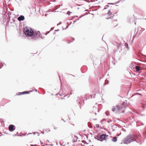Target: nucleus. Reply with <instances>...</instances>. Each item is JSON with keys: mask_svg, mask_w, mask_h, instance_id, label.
Listing matches in <instances>:
<instances>
[{"mask_svg": "<svg viewBox=\"0 0 146 146\" xmlns=\"http://www.w3.org/2000/svg\"><path fill=\"white\" fill-rule=\"evenodd\" d=\"M69 13H71V12H70V11H68L67 12V14H68V15H70V14H69Z\"/></svg>", "mask_w": 146, "mask_h": 146, "instance_id": "obj_27", "label": "nucleus"}, {"mask_svg": "<svg viewBox=\"0 0 146 146\" xmlns=\"http://www.w3.org/2000/svg\"><path fill=\"white\" fill-rule=\"evenodd\" d=\"M95 115H96V113H95Z\"/></svg>", "mask_w": 146, "mask_h": 146, "instance_id": "obj_64", "label": "nucleus"}, {"mask_svg": "<svg viewBox=\"0 0 146 146\" xmlns=\"http://www.w3.org/2000/svg\"><path fill=\"white\" fill-rule=\"evenodd\" d=\"M82 15V16H80V17H79V19H77V20H79V19L80 18H81L82 17H83V16H84V15Z\"/></svg>", "mask_w": 146, "mask_h": 146, "instance_id": "obj_24", "label": "nucleus"}, {"mask_svg": "<svg viewBox=\"0 0 146 146\" xmlns=\"http://www.w3.org/2000/svg\"><path fill=\"white\" fill-rule=\"evenodd\" d=\"M8 128L9 130L10 131L12 132L15 130V127L13 125L11 124L9 126Z\"/></svg>", "mask_w": 146, "mask_h": 146, "instance_id": "obj_4", "label": "nucleus"}, {"mask_svg": "<svg viewBox=\"0 0 146 146\" xmlns=\"http://www.w3.org/2000/svg\"><path fill=\"white\" fill-rule=\"evenodd\" d=\"M141 125H144V124L143 123H142V122H141Z\"/></svg>", "mask_w": 146, "mask_h": 146, "instance_id": "obj_39", "label": "nucleus"}, {"mask_svg": "<svg viewBox=\"0 0 146 146\" xmlns=\"http://www.w3.org/2000/svg\"><path fill=\"white\" fill-rule=\"evenodd\" d=\"M32 133H29L28 134V135L29 134H32Z\"/></svg>", "mask_w": 146, "mask_h": 146, "instance_id": "obj_47", "label": "nucleus"}, {"mask_svg": "<svg viewBox=\"0 0 146 146\" xmlns=\"http://www.w3.org/2000/svg\"><path fill=\"white\" fill-rule=\"evenodd\" d=\"M35 91L36 92V91H37V90L36 89H35V90H30L29 91Z\"/></svg>", "mask_w": 146, "mask_h": 146, "instance_id": "obj_22", "label": "nucleus"}, {"mask_svg": "<svg viewBox=\"0 0 146 146\" xmlns=\"http://www.w3.org/2000/svg\"><path fill=\"white\" fill-rule=\"evenodd\" d=\"M82 142H86V141H82Z\"/></svg>", "mask_w": 146, "mask_h": 146, "instance_id": "obj_46", "label": "nucleus"}, {"mask_svg": "<svg viewBox=\"0 0 146 146\" xmlns=\"http://www.w3.org/2000/svg\"><path fill=\"white\" fill-rule=\"evenodd\" d=\"M60 145H62V144H61V143H60Z\"/></svg>", "mask_w": 146, "mask_h": 146, "instance_id": "obj_62", "label": "nucleus"}, {"mask_svg": "<svg viewBox=\"0 0 146 146\" xmlns=\"http://www.w3.org/2000/svg\"><path fill=\"white\" fill-rule=\"evenodd\" d=\"M74 138L76 139H78V137H77L76 136H74Z\"/></svg>", "mask_w": 146, "mask_h": 146, "instance_id": "obj_29", "label": "nucleus"}, {"mask_svg": "<svg viewBox=\"0 0 146 146\" xmlns=\"http://www.w3.org/2000/svg\"><path fill=\"white\" fill-rule=\"evenodd\" d=\"M108 112V111H106V112H105V113L106 114V115L107 116H108V115H109V113H107Z\"/></svg>", "mask_w": 146, "mask_h": 146, "instance_id": "obj_19", "label": "nucleus"}, {"mask_svg": "<svg viewBox=\"0 0 146 146\" xmlns=\"http://www.w3.org/2000/svg\"><path fill=\"white\" fill-rule=\"evenodd\" d=\"M23 32L25 35L27 36H31L33 40H36L39 37L41 38L39 31L34 32L31 28L25 27L23 29Z\"/></svg>", "mask_w": 146, "mask_h": 146, "instance_id": "obj_1", "label": "nucleus"}, {"mask_svg": "<svg viewBox=\"0 0 146 146\" xmlns=\"http://www.w3.org/2000/svg\"><path fill=\"white\" fill-rule=\"evenodd\" d=\"M53 94H51V95H53Z\"/></svg>", "mask_w": 146, "mask_h": 146, "instance_id": "obj_60", "label": "nucleus"}, {"mask_svg": "<svg viewBox=\"0 0 146 146\" xmlns=\"http://www.w3.org/2000/svg\"><path fill=\"white\" fill-rule=\"evenodd\" d=\"M0 63H1L2 64L1 66L2 67L4 65H5V66L6 65V64L4 63H2L1 62H0Z\"/></svg>", "mask_w": 146, "mask_h": 146, "instance_id": "obj_18", "label": "nucleus"}, {"mask_svg": "<svg viewBox=\"0 0 146 146\" xmlns=\"http://www.w3.org/2000/svg\"><path fill=\"white\" fill-rule=\"evenodd\" d=\"M137 94H139V95H142V94H140V93H137Z\"/></svg>", "mask_w": 146, "mask_h": 146, "instance_id": "obj_37", "label": "nucleus"}, {"mask_svg": "<svg viewBox=\"0 0 146 146\" xmlns=\"http://www.w3.org/2000/svg\"><path fill=\"white\" fill-rule=\"evenodd\" d=\"M112 121V120L111 119H110L109 121H108L107 122L108 123H110V122H111Z\"/></svg>", "mask_w": 146, "mask_h": 146, "instance_id": "obj_25", "label": "nucleus"}, {"mask_svg": "<svg viewBox=\"0 0 146 146\" xmlns=\"http://www.w3.org/2000/svg\"><path fill=\"white\" fill-rule=\"evenodd\" d=\"M117 13H115L114 14H113V15H114L115 14V15H117Z\"/></svg>", "mask_w": 146, "mask_h": 146, "instance_id": "obj_40", "label": "nucleus"}, {"mask_svg": "<svg viewBox=\"0 0 146 146\" xmlns=\"http://www.w3.org/2000/svg\"><path fill=\"white\" fill-rule=\"evenodd\" d=\"M59 95V94H55V95L56 96V95Z\"/></svg>", "mask_w": 146, "mask_h": 146, "instance_id": "obj_43", "label": "nucleus"}, {"mask_svg": "<svg viewBox=\"0 0 146 146\" xmlns=\"http://www.w3.org/2000/svg\"><path fill=\"white\" fill-rule=\"evenodd\" d=\"M18 132H17L16 134H15L14 135H13V136H20L19 135H17V134H18Z\"/></svg>", "mask_w": 146, "mask_h": 146, "instance_id": "obj_23", "label": "nucleus"}, {"mask_svg": "<svg viewBox=\"0 0 146 146\" xmlns=\"http://www.w3.org/2000/svg\"><path fill=\"white\" fill-rule=\"evenodd\" d=\"M141 138V137L139 135H128L124 140V143L128 144L130 143L131 142L138 139L139 140Z\"/></svg>", "mask_w": 146, "mask_h": 146, "instance_id": "obj_2", "label": "nucleus"}, {"mask_svg": "<svg viewBox=\"0 0 146 146\" xmlns=\"http://www.w3.org/2000/svg\"><path fill=\"white\" fill-rule=\"evenodd\" d=\"M108 136V135H107L103 133V134H101L100 136V139H101L100 140V141H103L104 140H106V138Z\"/></svg>", "mask_w": 146, "mask_h": 146, "instance_id": "obj_3", "label": "nucleus"}, {"mask_svg": "<svg viewBox=\"0 0 146 146\" xmlns=\"http://www.w3.org/2000/svg\"><path fill=\"white\" fill-rule=\"evenodd\" d=\"M95 1V0H90V2H93Z\"/></svg>", "mask_w": 146, "mask_h": 146, "instance_id": "obj_30", "label": "nucleus"}, {"mask_svg": "<svg viewBox=\"0 0 146 146\" xmlns=\"http://www.w3.org/2000/svg\"><path fill=\"white\" fill-rule=\"evenodd\" d=\"M116 109L118 111H119L122 108L121 106L119 105H118L116 106Z\"/></svg>", "mask_w": 146, "mask_h": 146, "instance_id": "obj_8", "label": "nucleus"}, {"mask_svg": "<svg viewBox=\"0 0 146 146\" xmlns=\"http://www.w3.org/2000/svg\"><path fill=\"white\" fill-rule=\"evenodd\" d=\"M135 68L137 71H139L141 70L140 67L139 66H136Z\"/></svg>", "mask_w": 146, "mask_h": 146, "instance_id": "obj_11", "label": "nucleus"}, {"mask_svg": "<svg viewBox=\"0 0 146 146\" xmlns=\"http://www.w3.org/2000/svg\"><path fill=\"white\" fill-rule=\"evenodd\" d=\"M119 2H120V1H119L115 3H109V4H111V5H115L116 4L119 3Z\"/></svg>", "mask_w": 146, "mask_h": 146, "instance_id": "obj_15", "label": "nucleus"}, {"mask_svg": "<svg viewBox=\"0 0 146 146\" xmlns=\"http://www.w3.org/2000/svg\"><path fill=\"white\" fill-rule=\"evenodd\" d=\"M100 137H99V136L98 135H97L95 136L94 137V138L95 139H96L100 141Z\"/></svg>", "mask_w": 146, "mask_h": 146, "instance_id": "obj_13", "label": "nucleus"}, {"mask_svg": "<svg viewBox=\"0 0 146 146\" xmlns=\"http://www.w3.org/2000/svg\"><path fill=\"white\" fill-rule=\"evenodd\" d=\"M70 92V94H72V93L71 92Z\"/></svg>", "mask_w": 146, "mask_h": 146, "instance_id": "obj_59", "label": "nucleus"}, {"mask_svg": "<svg viewBox=\"0 0 146 146\" xmlns=\"http://www.w3.org/2000/svg\"><path fill=\"white\" fill-rule=\"evenodd\" d=\"M79 103L80 105V108L81 109V107H82V106H83L84 103V102H83V104H82V103H81L80 102H79Z\"/></svg>", "mask_w": 146, "mask_h": 146, "instance_id": "obj_14", "label": "nucleus"}, {"mask_svg": "<svg viewBox=\"0 0 146 146\" xmlns=\"http://www.w3.org/2000/svg\"><path fill=\"white\" fill-rule=\"evenodd\" d=\"M107 7H105L104 8V9H107Z\"/></svg>", "mask_w": 146, "mask_h": 146, "instance_id": "obj_42", "label": "nucleus"}, {"mask_svg": "<svg viewBox=\"0 0 146 146\" xmlns=\"http://www.w3.org/2000/svg\"><path fill=\"white\" fill-rule=\"evenodd\" d=\"M40 142L41 143V144H43V143L42 142H41V141H40Z\"/></svg>", "mask_w": 146, "mask_h": 146, "instance_id": "obj_51", "label": "nucleus"}, {"mask_svg": "<svg viewBox=\"0 0 146 146\" xmlns=\"http://www.w3.org/2000/svg\"><path fill=\"white\" fill-rule=\"evenodd\" d=\"M37 133H38V136H39V133H38V132H37Z\"/></svg>", "mask_w": 146, "mask_h": 146, "instance_id": "obj_49", "label": "nucleus"}, {"mask_svg": "<svg viewBox=\"0 0 146 146\" xmlns=\"http://www.w3.org/2000/svg\"><path fill=\"white\" fill-rule=\"evenodd\" d=\"M69 26V25H68V26H67L66 27V28H68V26Z\"/></svg>", "mask_w": 146, "mask_h": 146, "instance_id": "obj_53", "label": "nucleus"}, {"mask_svg": "<svg viewBox=\"0 0 146 146\" xmlns=\"http://www.w3.org/2000/svg\"><path fill=\"white\" fill-rule=\"evenodd\" d=\"M72 39H73V40H74V38H73Z\"/></svg>", "mask_w": 146, "mask_h": 146, "instance_id": "obj_52", "label": "nucleus"}, {"mask_svg": "<svg viewBox=\"0 0 146 146\" xmlns=\"http://www.w3.org/2000/svg\"><path fill=\"white\" fill-rule=\"evenodd\" d=\"M45 93V92H44L43 94H44Z\"/></svg>", "mask_w": 146, "mask_h": 146, "instance_id": "obj_55", "label": "nucleus"}, {"mask_svg": "<svg viewBox=\"0 0 146 146\" xmlns=\"http://www.w3.org/2000/svg\"><path fill=\"white\" fill-rule=\"evenodd\" d=\"M123 131H125V132L126 131V130L125 129H124V128H123Z\"/></svg>", "mask_w": 146, "mask_h": 146, "instance_id": "obj_32", "label": "nucleus"}, {"mask_svg": "<svg viewBox=\"0 0 146 146\" xmlns=\"http://www.w3.org/2000/svg\"><path fill=\"white\" fill-rule=\"evenodd\" d=\"M62 92H63V93H64V92H62L61 94H59V95L60 96H63L64 97H65L66 96V95H64V94Z\"/></svg>", "mask_w": 146, "mask_h": 146, "instance_id": "obj_16", "label": "nucleus"}, {"mask_svg": "<svg viewBox=\"0 0 146 146\" xmlns=\"http://www.w3.org/2000/svg\"><path fill=\"white\" fill-rule=\"evenodd\" d=\"M96 126L97 128L99 127L100 126L98 124H96Z\"/></svg>", "mask_w": 146, "mask_h": 146, "instance_id": "obj_26", "label": "nucleus"}, {"mask_svg": "<svg viewBox=\"0 0 146 146\" xmlns=\"http://www.w3.org/2000/svg\"><path fill=\"white\" fill-rule=\"evenodd\" d=\"M13 22L15 21V20L14 19H13Z\"/></svg>", "mask_w": 146, "mask_h": 146, "instance_id": "obj_58", "label": "nucleus"}, {"mask_svg": "<svg viewBox=\"0 0 146 146\" xmlns=\"http://www.w3.org/2000/svg\"><path fill=\"white\" fill-rule=\"evenodd\" d=\"M53 144H50V146H53Z\"/></svg>", "mask_w": 146, "mask_h": 146, "instance_id": "obj_50", "label": "nucleus"}, {"mask_svg": "<svg viewBox=\"0 0 146 146\" xmlns=\"http://www.w3.org/2000/svg\"><path fill=\"white\" fill-rule=\"evenodd\" d=\"M96 96V94L94 93L92 94H90L88 95V99L92 98H94Z\"/></svg>", "mask_w": 146, "mask_h": 146, "instance_id": "obj_7", "label": "nucleus"}, {"mask_svg": "<svg viewBox=\"0 0 146 146\" xmlns=\"http://www.w3.org/2000/svg\"><path fill=\"white\" fill-rule=\"evenodd\" d=\"M41 133H43V134L44 133V132H41Z\"/></svg>", "mask_w": 146, "mask_h": 146, "instance_id": "obj_61", "label": "nucleus"}, {"mask_svg": "<svg viewBox=\"0 0 146 146\" xmlns=\"http://www.w3.org/2000/svg\"><path fill=\"white\" fill-rule=\"evenodd\" d=\"M88 2H90V0H88Z\"/></svg>", "mask_w": 146, "mask_h": 146, "instance_id": "obj_56", "label": "nucleus"}, {"mask_svg": "<svg viewBox=\"0 0 146 146\" xmlns=\"http://www.w3.org/2000/svg\"><path fill=\"white\" fill-rule=\"evenodd\" d=\"M17 19L19 21H23L25 19L24 16L22 15H21L19 17H18Z\"/></svg>", "mask_w": 146, "mask_h": 146, "instance_id": "obj_5", "label": "nucleus"}, {"mask_svg": "<svg viewBox=\"0 0 146 146\" xmlns=\"http://www.w3.org/2000/svg\"><path fill=\"white\" fill-rule=\"evenodd\" d=\"M33 133L34 135H35V134H36V132H33Z\"/></svg>", "mask_w": 146, "mask_h": 146, "instance_id": "obj_44", "label": "nucleus"}, {"mask_svg": "<svg viewBox=\"0 0 146 146\" xmlns=\"http://www.w3.org/2000/svg\"><path fill=\"white\" fill-rule=\"evenodd\" d=\"M46 142H49V141L48 140H47L46 141Z\"/></svg>", "mask_w": 146, "mask_h": 146, "instance_id": "obj_48", "label": "nucleus"}, {"mask_svg": "<svg viewBox=\"0 0 146 146\" xmlns=\"http://www.w3.org/2000/svg\"><path fill=\"white\" fill-rule=\"evenodd\" d=\"M54 129H56V127H54Z\"/></svg>", "mask_w": 146, "mask_h": 146, "instance_id": "obj_38", "label": "nucleus"}, {"mask_svg": "<svg viewBox=\"0 0 146 146\" xmlns=\"http://www.w3.org/2000/svg\"><path fill=\"white\" fill-rule=\"evenodd\" d=\"M116 109V108H115V107H114L112 109V111H114Z\"/></svg>", "mask_w": 146, "mask_h": 146, "instance_id": "obj_21", "label": "nucleus"}, {"mask_svg": "<svg viewBox=\"0 0 146 146\" xmlns=\"http://www.w3.org/2000/svg\"><path fill=\"white\" fill-rule=\"evenodd\" d=\"M106 119H102V120H101L100 121L101 122H102L103 121H104V120H106Z\"/></svg>", "mask_w": 146, "mask_h": 146, "instance_id": "obj_28", "label": "nucleus"}, {"mask_svg": "<svg viewBox=\"0 0 146 146\" xmlns=\"http://www.w3.org/2000/svg\"><path fill=\"white\" fill-rule=\"evenodd\" d=\"M54 29V27H52L51 28V29H50V30L51 31H52V30H53Z\"/></svg>", "mask_w": 146, "mask_h": 146, "instance_id": "obj_31", "label": "nucleus"}, {"mask_svg": "<svg viewBox=\"0 0 146 146\" xmlns=\"http://www.w3.org/2000/svg\"><path fill=\"white\" fill-rule=\"evenodd\" d=\"M88 127H89L90 128H92V126L91 125L90 123L88 122Z\"/></svg>", "mask_w": 146, "mask_h": 146, "instance_id": "obj_17", "label": "nucleus"}, {"mask_svg": "<svg viewBox=\"0 0 146 146\" xmlns=\"http://www.w3.org/2000/svg\"><path fill=\"white\" fill-rule=\"evenodd\" d=\"M2 67V66H1V65H0V69H1Z\"/></svg>", "mask_w": 146, "mask_h": 146, "instance_id": "obj_45", "label": "nucleus"}, {"mask_svg": "<svg viewBox=\"0 0 146 146\" xmlns=\"http://www.w3.org/2000/svg\"><path fill=\"white\" fill-rule=\"evenodd\" d=\"M109 5H106L105 7H106L107 8L108 7H109Z\"/></svg>", "mask_w": 146, "mask_h": 146, "instance_id": "obj_33", "label": "nucleus"}, {"mask_svg": "<svg viewBox=\"0 0 146 146\" xmlns=\"http://www.w3.org/2000/svg\"><path fill=\"white\" fill-rule=\"evenodd\" d=\"M45 145H47V146H49L50 145V144H45Z\"/></svg>", "mask_w": 146, "mask_h": 146, "instance_id": "obj_36", "label": "nucleus"}, {"mask_svg": "<svg viewBox=\"0 0 146 146\" xmlns=\"http://www.w3.org/2000/svg\"><path fill=\"white\" fill-rule=\"evenodd\" d=\"M126 104V103L125 102H123L122 103L121 106V107L122 108H125V106H125Z\"/></svg>", "mask_w": 146, "mask_h": 146, "instance_id": "obj_9", "label": "nucleus"}, {"mask_svg": "<svg viewBox=\"0 0 146 146\" xmlns=\"http://www.w3.org/2000/svg\"><path fill=\"white\" fill-rule=\"evenodd\" d=\"M114 15H113V16L112 17H109V18H106V19H111V18H112L113 17H114Z\"/></svg>", "mask_w": 146, "mask_h": 146, "instance_id": "obj_20", "label": "nucleus"}, {"mask_svg": "<svg viewBox=\"0 0 146 146\" xmlns=\"http://www.w3.org/2000/svg\"><path fill=\"white\" fill-rule=\"evenodd\" d=\"M46 15H47V14H46L45 15V16H46Z\"/></svg>", "mask_w": 146, "mask_h": 146, "instance_id": "obj_63", "label": "nucleus"}, {"mask_svg": "<svg viewBox=\"0 0 146 146\" xmlns=\"http://www.w3.org/2000/svg\"><path fill=\"white\" fill-rule=\"evenodd\" d=\"M76 21V20L74 21L73 24H74V23H75Z\"/></svg>", "mask_w": 146, "mask_h": 146, "instance_id": "obj_41", "label": "nucleus"}, {"mask_svg": "<svg viewBox=\"0 0 146 146\" xmlns=\"http://www.w3.org/2000/svg\"><path fill=\"white\" fill-rule=\"evenodd\" d=\"M61 22H60V23H59V24H58L57 25L58 26V25H59L60 24H61Z\"/></svg>", "mask_w": 146, "mask_h": 146, "instance_id": "obj_35", "label": "nucleus"}, {"mask_svg": "<svg viewBox=\"0 0 146 146\" xmlns=\"http://www.w3.org/2000/svg\"><path fill=\"white\" fill-rule=\"evenodd\" d=\"M112 13L111 12L110 10H109L108 11V12L107 13V14L108 15V16H110L111 15H113Z\"/></svg>", "mask_w": 146, "mask_h": 146, "instance_id": "obj_12", "label": "nucleus"}, {"mask_svg": "<svg viewBox=\"0 0 146 146\" xmlns=\"http://www.w3.org/2000/svg\"><path fill=\"white\" fill-rule=\"evenodd\" d=\"M73 142V143H74V142H76V141H74Z\"/></svg>", "mask_w": 146, "mask_h": 146, "instance_id": "obj_57", "label": "nucleus"}, {"mask_svg": "<svg viewBox=\"0 0 146 146\" xmlns=\"http://www.w3.org/2000/svg\"><path fill=\"white\" fill-rule=\"evenodd\" d=\"M30 94V92H19V93L17 94V95H21L25 94Z\"/></svg>", "mask_w": 146, "mask_h": 146, "instance_id": "obj_6", "label": "nucleus"}, {"mask_svg": "<svg viewBox=\"0 0 146 146\" xmlns=\"http://www.w3.org/2000/svg\"><path fill=\"white\" fill-rule=\"evenodd\" d=\"M107 82H108L107 83H106L104 84V85H106V84H107L108 83V80H107Z\"/></svg>", "mask_w": 146, "mask_h": 146, "instance_id": "obj_34", "label": "nucleus"}, {"mask_svg": "<svg viewBox=\"0 0 146 146\" xmlns=\"http://www.w3.org/2000/svg\"><path fill=\"white\" fill-rule=\"evenodd\" d=\"M117 138L116 137H114L112 139V141L114 142H116L117 140Z\"/></svg>", "mask_w": 146, "mask_h": 146, "instance_id": "obj_10", "label": "nucleus"}, {"mask_svg": "<svg viewBox=\"0 0 146 146\" xmlns=\"http://www.w3.org/2000/svg\"><path fill=\"white\" fill-rule=\"evenodd\" d=\"M121 133H120L119 134V135H117V136H119L120 134H121Z\"/></svg>", "mask_w": 146, "mask_h": 146, "instance_id": "obj_54", "label": "nucleus"}]
</instances>
